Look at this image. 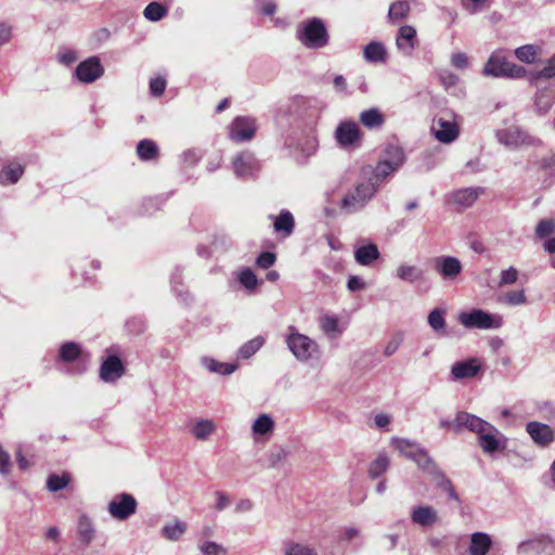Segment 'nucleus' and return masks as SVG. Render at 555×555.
Masks as SVG:
<instances>
[{"label":"nucleus","mask_w":555,"mask_h":555,"mask_svg":"<svg viewBox=\"0 0 555 555\" xmlns=\"http://www.w3.org/2000/svg\"><path fill=\"white\" fill-rule=\"evenodd\" d=\"M297 40L307 49H321L328 44L330 35L321 18L312 17L297 27Z\"/></svg>","instance_id":"1"},{"label":"nucleus","mask_w":555,"mask_h":555,"mask_svg":"<svg viewBox=\"0 0 555 555\" xmlns=\"http://www.w3.org/2000/svg\"><path fill=\"white\" fill-rule=\"evenodd\" d=\"M482 74L488 77L518 79L525 77L527 70L522 66L508 62L504 51L498 50L488 59Z\"/></svg>","instance_id":"2"},{"label":"nucleus","mask_w":555,"mask_h":555,"mask_svg":"<svg viewBox=\"0 0 555 555\" xmlns=\"http://www.w3.org/2000/svg\"><path fill=\"white\" fill-rule=\"evenodd\" d=\"M362 179L363 180L357 183L354 189L348 192L341 199L340 207L347 212H354L363 208L377 190L375 181H371L369 178Z\"/></svg>","instance_id":"3"},{"label":"nucleus","mask_w":555,"mask_h":555,"mask_svg":"<svg viewBox=\"0 0 555 555\" xmlns=\"http://www.w3.org/2000/svg\"><path fill=\"white\" fill-rule=\"evenodd\" d=\"M286 344L292 353L300 361L309 360L318 351V344L310 337L300 334L295 326L288 327Z\"/></svg>","instance_id":"4"},{"label":"nucleus","mask_w":555,"mask_h":555,"mask_svg":"<svg viewBox=\"0 0 555 555\" xmlns=\"http://www.w3.org/2000/svg\"><path fill=\"white\" fill-rule=\"evenodd\" d=\"M459 321L467 328L490 330L499 328L502 325L501 317L493 315L480 309L460 313Z\"/></svg>","instance_id":"5"},{"label":"nucleus","mask_w":555,"mask_h":555,"mask_svg":"<svg viewBox=\"0 0 555 555\" xmlns=\"http://www.w3.org/2000/svg\"><path fill=\"white\" fill-rule=\"evenodd\" d=\"M396 153V159H384L379 162L373 169L371 167L363 168L361 171L362 178H369L371 181H375V186L382 182L387 176L396 171L404 162V152L402 149H393Z\"/></svg>","instance_id":"6"},{"label":"nucleus","mask_w":555,"mask_h":555,"mask_svg":"<svg viewBox=\"0 0 555 555\" xmlns=\"http://www.w3.org/2000/svg\"><path fill=\"white\" fill-rule=\"evenodd\" d=\"M335 138L339 146L343 149L353 150L361 145L363 133L357 122L352 120H344L337 126L335 130Z\"/></svg>","instance_id":"7"},{"label":"nucleus","mask_w":555,"mask_h":555,"mask_svg":"<svg viewBox=\"0 0 555 555\" xmlns=\"http://www.w3.org/2000/svg\"><path fill=\"white\" fill-rule=\"evenodd\" d=\"M477 436L478 444L485 453L492 454L506 448L507 438L490 423Z\"/></svg>","instance_id":"8"},{"label":"nucleus","mask_w":555,"mask_h":555,"mask_svg":"<svg viewBox=\"0 0 555 555\" xmlns=\"http://www.w3.org/2000/svg\"><path fill=\"white\" fill-rule=\"evenodd\" d=\"M257 131V122L253 117H235L229 126V138L234 142L250 141Z\"/></svg>","instance_id":"9"},{"label":"nucleus","mask_w":555,"mask_h":555,"mask_svg":"<svg viewBox=\"0 0 555 555\" xmlns=\"http://www.w3.org/2000/svg\"><path fill=\"white\" fill-rule=\"evenodd\" d=\"M138 502L129 493L117 494L107 506L109 515L117 520H126L137 512Z\"/></svg>","instance_id":"10"},{"label":"nucleus","mask_w":555,"mask_h":555,"mask_svg":"<svg viewBox=\"0 0 555 555\" xmlns=\"http://www.w3.org/2000/svg\"><path fill=\"white\" fill-rule=\"evenodd\" d=\"M435 271L446 281H454L462 273L461 261L453 256H440L434 260Z\"/></svg>","instance_id":"11"},{"label":"nucleus","mask_w":555,"mask_h":555,"mask_svg":"<svg viewBox=\"0 0 555 555\" xmlns=\"http://www.w3.org/2000/svg\"><path fill=\"white\" fill-rule=\"evenodd\" d=\"M418 46L417 33L414 26H401L396 36V47L404 56H412Z\"/></svg>","instance_id":"12"},{"label":"nucleus","mask_w":555,"mask_h":555,"mask_svg":"<svg viewBox=\"0 0 555 555\" xmlns=\"http://www.w3.org/2000/svg\"><path fill=\"white\" fill-rule=\"evenodd\" d=\"M104 74V68L96 56H91L82 61L76 68L77 78L85 82L91 83Z\"/></svg>","instance_id":"13"},{"label":"nucleus","mask_w":555,"mask_h":555,"mask_svg":"<svg viewBox=\"0 0 555 555\" xmlns=\"http://www.w3.org/2000/svg\"><path fill=\"white\" fill-rule=\"evenodd\" d=\"M234 172L237 177H251L260 168V164L251 152H242L233 159Z\"/></svg>","instance_id":"14"},{"label":"nucleus","mask_w":555,"mask_h":555,"mask_svg":"<svg viewBox=\"0 0 555 555\" xmlns=\"http://www.w3.org/2000/svg\"><path fill=\"white\" fill-rule=\"evenodd\" d=\"M431 131L435 138L442 143H451L459 135L457 125L452 120L444 119L443 117H439L434 120Z\"/></svg>","instance_id":"15"},{"label":"nucleus","mask_w":555,"mask_h":555,"mask_svg":"<svg viewBox=\"0 0 555 555\" xmlns=\"http://www.w3.org/2000/svg\"><path fill=\"white\" fill-rule=\"evenodd\" d=\"M488 422L485 420L469 414L467 412H459L453 421V431L459 434L463 428L468 429L472 433L479 434Z\"/></svg>","instance_id":"16"},{"label":"nucleus","mask_w":555,"mask_h":555,"mask_svg":"<svg viewBox=\"0 0 555 555\" xmlns=\"http://www.w3.org/2000/svg\"><path fill=\"white\" fill-rule=\"evenodd\" d=\"M125 374V366L117 356H108L100 367V377L106 383H112Z\"/></svg>","instance_id":"17"},{"label":"nucleus","mask_w":555,"mask_h":555,"mask_svg":"<svg viewBox=\"0 0 555 555\" xmlns=\"http://www.w3.org/2000/svg\"><path fill=\"white\" fill-rule=\"evenodd\" d=\"M480 369L481 364L476 358L455 362L451 367V377L453 380L473 378L479 373Z\"/></svg>","instance_id":"18"},{"label":"nucleus","mask_w":555,"mask_h":555,"mask_svg":"<svg viewBox=\"0 0 555 555\" xmlns=\"http://www.w3.org/2000/svg\"><path fill=\"white\" fill-rule=\"evenodd\" d=\"M480 188H466L452 192L449 195L448 202L459 209L470 207L481 194Z\"/></svg>","instance_id":"19"},{"label":"nucleus","mask_w":555,"mask_h":555,"mask_svg":"<svg viewBox=\"0 0 555 555\" xmlns=\"http://www.w3.org/2000/svg\"><path fill=\"white\" fill-rule=\"evenodd\" d=\"M498 138L501 143L509 147L529 145L532 143V139L518 127H509L500 131Z\"/></svg>","instance_id":"20"},{"label":"nucleus","mask_w":555,"mask_h":555,"mask_svg":"<svg viewBox=\"0 0 555 555\" xmlns=\"http://www.w3.org/2000/svg\"><path fill=\"white\" fill-rule=\"evenodd\" d=\"M526 430L531 439L541 447H545L554 440L553 429L546 424L529 422L526 426Z\"/></svg>","instance_id":"21"},{"label":"nucleus","mask_w":555,"mask_h":555,"mask_svg":"<svg viewBox=\"0 0 555 555\" xmlns=\"http://www.w3.org/2000/svg\"><path fill=\"white\" fill-rule=\"evenodd\" d=\"M411 520L416 525L429 527L438 521V514L433 506H416L411 512Z\"/></svg>","instance_id":"22"},{"label":"nucleus","mask_w":555,"mask_h":555,"mask_svg":"<svg viewBox=\"0 0 555 555\" xmlns=\"http://www.w3.org/2000/svg\"><path fill=\"white\" fill-rule=\"evenodd\" d=\"M444 317L446 310L441 308H436L431 310L427 317L428 325L439 337L451 336V332L448 331L447 328V322Z\"/></svg>","instance_id":"23"},{"label":"nucleus","mask_w":555,"mask_h":555,"mask_svg":"<svg viewBox=\"0 0 555 555\" xmlns=\"http://www.w3.org/2000/svg\"><path fill=\"white\" fill-rule=\"evenodd\" d=\"M96 535L93 521L87 515H80L77 521V537L80 543L88 546Z\"/></svg>","instance_id":"24"},{"label":"nucleus","mask_w":555,"mask_h":555,"mask_svg":"<svg viewBox=\"0 0 555 555\" xmlns=\"http://www.w3.org/2000/svg\"><path fill=\"white\" fill-rule=\"evenodd\" d=\"M396 275L403 282L411 284L425 281V271L417 266L402 263L397 268Z\"/></svg>","instance_id":"25"},{"label":"nucleus","mask_w":555,"mask_h":555,"mask_svg":"<svg viewBox=\"0 0 555 555\" xmlns=\"http://www.w3.org/2000/svg\"><path fill=\"white\" fill-rule=\"evenodd\" d=\"M273 228L274 231L283 237L291 236L295 229V219L292 212L282 210L279 216L274 218Z\"/></svg>","instance_id":"26"},{"label":"nucleus","mask_w":555,"mask_h":555,"mask_svg":"<svg viewBox=\"0 0 555 555\" xmlns=\"http://www.w3.org/2000/svg\"><path fill=\"white\" fill-rule=\"evenodd\" d=\"M492 545L489 534L475 532L470 535L469 555H486Z\"/></svg>","instance_id":"27"},{"label":"nucleus","mask_w":555,"mask_h":555,"mask_svg":"<svg viewBox=\"0 0 555 555\" xmlns=\"http://www.w3.org/2000/svg\"><path fill=\"white\" fill-rule=\"evenodd\" d=\"M359 119L367 129H379L385 122V116L378 108H370L363 111Z\"/></svg>","instance_id":"28"},{"label":"nucleus","mask_w":555,"mask_h":555,"mask_svg":"<svg viewBox=\"0 0 555 555\" xmlns=\"http://www.w3.org/2000/svg\"><path fill=\"white\" fill-rule=\"evenodd\" d=\"M137 154L141 160L149 162L158 157L159 150L154 141L144 139L138 143Z\"/></svg>","instance_id":"29"},{"label":"nucleus","mask_w":555,"mask_h":555,"mask_svg":"<svg viewBox=\"0 0 555 555\" xmlns=\"http://www.w3.org/2000/svg\"><path fill=\"white\" fill-rule=\"evenodd\" d=\"M378 257L379 251L374 244L361 246L354 251L357 262L362 266H370L374 260L378 259Z\"/></svg>","instance_id":"30"},{"label":"nucleus","mask_w":555,"mask_h":555,"mask_svg":"<svg viewBox=\"0 0 555 555\" xmlns=\"http://www.w3.org/2000/svg\"><path fill=\"white\" fill-rule=\"evenodd\" d=\"M411 11L409 1L399 0L390 4L388 10V20L391 23H398L405 20Z\"/></svg>","instance_id":"31"},{"label":"nucleus","mask_w":555,"mask_h":555,"mask_svg":"<svg viewBox=\"0 0 555 555\" xmlns=\"http://www.w3.org/2000/svg\"><path fill=\"white\" fill-rule=\"evenodd\" d=\"M364 57L367 62H384L387 56L385 46L382 42L372 41L364 48Z\"/></svg>","instance_id":"32"},{"label":"nucleus","mask_w":555,"mask_h":555,"mask_svg":"<svg viewBox=\"0 0 555 555\" xmlns=\"http://www.w3.org/2000/svg\"><path fill=\"white\" fill-rule=\"evenodd\" d=\"M320 327L322 332L332 337L336 338L341 334V328L339 327V322L337 317L333 314H324L319 319Z\"/></svg>","instance_id":"33"},{"label":"nucleus","mask_w":555,"mask_h":555,"mask_svg":"<svg viewBox=\"0 0 555 555\" xmlns=\"http://www.w3.org/2000/svg\"><path fill=\"white\" fill-rule=\"evenodd\" d=\"M24 172V167L20 164H10L0 171L1 184H13L18 181Z\"/></svg>","instance_id":"34"},{"label":"nucleus","mask_w":555,"mask_h":555,"mask_svg":"<svg viewBox=\"0 0 555 555\" xmlns=\"http://www.w3.org/2000/svg\"><path fill=\"white\" fill-rule=\"evenodd\" d=\"M498 301L506 306L515 307L526 305L528 302L525 289L509 291L501 294L498 297Z\"/></svg>","instance_id":"35"},{"label":"nucleus","mask_w":555,"mask_h":555,"mask_svg":"<svg viewBox=\"0 0 555 555\" xmlns=\"http://www.w3.org/2000/svg\"><path fill=\"white\" fill-rule=\"evenodd\" d=\"M216 430V425L210 420H202L194 424L192 435L198 440H206Z\"/></svg>","instance_id":"36"},{"label":"nucleus","mask_w":555,"mask_h":555,"mask_svg":"<svg viewBox=\"0 0 555 555\" xmlns=\"http://www.w3.org/2000/svg\"><path fill=\"white\" fill-rule=\"evenodd\" d=\"M389 467V459L385 453H380L369 466L367 474L370 478L376 479L382 476Z\"/></svg>","instance_id":"37"},{"label":"nucleus","mask_w":555,"mask_h":555,"mask_svg":"<svg viewBox=\"0 0 555 555\" xmlns=\"http://www.w3.org/2000/svg\"><path fill=\"white\" fill-rule=\"evenodd\" d=\"M540 54V48L534 44H526L515 50V56L524 63L532 64Z\"/></svg>","instance_id":"38"},{"label":"nucleus","mask_w":555,"mask_h":555,"mask_svg":"<svg viewBox=\"0 0 555 555\" xmlns=\"http://www.w3.org/2000/svg\"><path fill=\"white\" fill-rule=\"evenodd\" d=\"M186 530V525L183 521L176 520L173 524L165 525L162 529L164 538L170 541L179 540Z\"/></svg>","instance_id":"39"},{"label":"nucleus","mask_w":555,"mask_h":555,"mask_svg":"<svg viewBox=\"0 0 555 555\" xmlns=\"http://www.w3.org/2000/svg\"><path fill=\"white\" fill-rule=\"evenodd\" d=\"M253 433L255 435H267L273 431L274 422L268 414H261L253 424Z\"/></svg>","instance_id":"40"},{"label":"nucleus","mask_w":555,"mask_h":555,"mask_svg":"<svg viewBox=\"0 0 555 555\" xmlns=\"http://www.w3.org/2000/svg\"><path fill=\"white\" fill-rule=\"evenodd\" d=\"M264 344V339L261 336H257L246 344H244L238 350V358L248 359L254 356Z\"/></svg>","instance_id":"41"},{"label":"nucleus","mask_w":555,"mask_h":555,"mask_svg":"<svg viewBox=\"0 0 555 555\" xmlns=\"http://www.w3.org/2000/svg\"><path fill=\"white\" fill-rule=\"evenodd\" d=\"M81 353L80 346L76 343H65L60 348V359L64 362H72L79 358Z\"/></svg>","instance_id":"42"},{"label":"nucleus","mask_w":555,"mask_h":555,"mask_svg":"<svg viewBox=\"0 0 555 555\" xmlns=\"http://www.w3.org/2000/svg\"><path fill=\"white\" fill-rule=\"evenodd\" d=\"M237 280L247 291L250 292H254L259 284L256 274L249 268L242 269L237 274Z\"/></svg>","instance_id":"43"},{"label":"nucleus","mask_w":555,"mask_h":555,"mask_svg":"<svg viewBox=\"0 0 555 555\" xmlns=\"http://www.w3.org/2000/svg\"><path fill=\"white\" fill-rule=\"evenodd\" d=\"M167 13V9L159 2H151L143 11L144 17L152 22H158Z\"/></svg>","instance_id":"44"},{"label":"nucleus","mask_w":555,"mask_h":555,"mask_svg":"<svg viewBox=\"0 0 555 555\" xmlns=\"http://www.w3.org/2000/svg\"><path fill=\"white\" fill-rule=\"evenodd\" d=\"M546 543H553V540L548 537H541L533 540L524 541L518 545V551L520 553H529L530 551H534Z\"/></svg>","instance_id":"45"},{"label":"nucleus","mask_w":555,"mask_h":555,"mask_svg":"<svg viewBox=\"0 0 555 555\" xmlns=\"http://www.w3.org/2000/svg\"><path fill=\"white\" fill-rule=\"evenodd\" d=\"M69 482V476L66 474H63L62 476L52 474L47 479V488L51 492H55L59 490L64 489Z\"/></svg>","instance_id":"46"},{"label":"nucleus","mask_w":555,"mask_h":555,"mask_svg":"<svg viewBox=\"0 0 555 555\" xmlns=\"http://www.w3.org/2000/svg\"><path fill=\"white\" fill-rule=\"evenodd\" d=\"M519 272L515 267L502 270L500 273L499 286L513 285L518 280Z\"/></svg>","instance_id":"47"},{"label":"nucleus","mask_w":555,"mask_h":555,"mask_svg":"<svg viewBox=\"0 0 555 555\" xmlns=\"http://www.w3.org/2000/svg\"><path fill=\"white\" fill-rule=\"evenodd\" d=\"M285 555H318V553L309 546L299 543H289L286 545Z\"/></svg>","instance_id":"48"},{"label":"nucleus","mask_w":555,"mask_h":555,"mask_svg":"<svg viewBox=\"0 0 555 555\" xmlns=\"http://www.w3.org/2000/svg\"><path fill=\"white\" fill-rule=\"evenodd\" d=\"M393 446L404 456L411 459V454H414L415 449H418L414 443L406 439H395Z\"/></svg>","instance_id":"49"},{"label":"nucleus","mask_w":555,"mask_h":555,"mask_svg":"<svg viewBox=\"0 0 555 555\" xmlns=\"http://www.w3.org/2000/svg\"><path fill=\"white\" fill-rule=\"evenodd\" d=\"M462 5L470 14H475L483 9L489 8L490 0H461Z\"/></svg>","instance_id":"50"},{"label":"nucleus","mask_w":555,"mask_h":555,"mask_svg":"<svg viewBox=\"0 0 555 555\" xmlns=\"http://www.w3.org/2000/svg\"><path fill=\"white\" fill-rule=\"evenodd\" d=\"M411 460L423 469H428L434 464L429 455L422 449H415L414 454H411Z\"/></svg>","instance_id":"51"},{"label":"nucleus","mask_w":555,"mask_h":555,"mask_svg":"<svg viewBox=\"0 0 555 555\" xmlns=\"http://www.w3.org/2000/svg\"><path fill=\"white\" fill-rule=\"evenodd\" d=\"M199 548L204 555H225L227 554V550L222 545H220L216 542H211V541H207V542L203 543Z\"/></svg>","instance_id":"52"},{"label":"nucleus","mask_w":555,"mask_h":555,"mask_svg":"<svg viewBox=\"0 0 555 555\" xmlns=\"http://www.w3.org/2000/svg\"><path fill=\"white\" fill-rule=\"evenodd\" d=\"M555 230V222L552 219H542L535 229V234L539 237H545L553 233Z\"/></svg>","instance_id":"53"},{"label":"nucleus","mask_w":555,"mask_h":555,"mask_svg":"<svg viewBox=\"0 0 555 555\" xmlns=\"http://www.w3.org/2000/svg\"><path fill=\"white\" fill-rule=\"evenodd\" d=\"M553 77H555V55L547 61L546 65L541 70L533 75L534 79H550Z\"/></svg>","instance_id":"54"},{"label":"nucleus","mask_w":555,"mask_h":555,"mask_svg":"<svg viewBox=\"0 0 555 555\" xmlns=\"http://www.w3.org/2000/svg\"><path fill=\"white\" fill-rule=\"evenodd\" d=\"M275 261L276 255L274 253L263 251L257 257L256 264L261 269H269Z\"/></svg>","instance_id":"55"},{"label":"nucleus","mask_w":555,"mask_h":555,"mask_svg":"<svg viewBox=\"0 0 555 555\" xmlns=\"http://www.w3.org/2000/svg\"><path fill=\"white\" fill-rule=\"evenodd\" d=\"M402 341H403V334L397 333L396 335H393L385 347V350H384L385 356L389 357V356L393 354L398 350V348L400 347Z\"/></svg>","instance_id":"56"},{"label":"nucleus","mask_w":555,"mask_h":555,"mask_svg":"<svg viewBox=\"0 0 555 555\" xmlns=\"http://www.w3.org/2000/svg\"><path fill=\"white\" fill-rule=\"evenodd\" d=\"M166 89V80L162 77H156L150 81V91L155 96H160Z\"/></svg>","instance_id":"57"},{"label":"nucleus","mask_w":555,"mask_h":555,"mask_svg":"<svg viewBox=\"0 0 555 555\" xmlns=\"http://www.w3.org/2000/svg\"><path fill=\"white\" fill-rule=\"evenodd\" d=\"M451 63L456 68H466L468 66V57L463 52L453 53Z\"/></svg>","instance_id":"58"},{"label":"nucleus","mask_w":555,"mask_h":555,"mask_svg":"<svg viewBox=\"0 0 555 555\" xmlns=\"http://www.w3.org/2000/svg\"><path fill=\"white\" fill-rule=\"evenodd\" d=\"M209 369L214 372L228 375L234 372L235 366L232 364L214 362L212 365L209 366Z\"/></svg>","instance_id":"59"},{"label":"nucleus","mask_w":555,"mask_h":555,"mask_svg":"<svg viewBox=\"0 0 555 555\" xmlns=\"http://www.w3.org/2000/svg\"><path fill=\"white\" fill-rule=\"evenodd\" d=\"M11 462H10V455L7 451L3 450L2 446L0 444V473L7 474L10 470Z\"/></svg>","instance_id":"60"},{"label":"nucleus","mask_w":555,"mask_h":555,"mask_svg":"<svg viewBox=\"0 0 555 555\" xmlns=\"http://www.w3.org/2000/svg\"><path fill=\"white\" fill-rule=\"evenodd\" d=\"M347 287L350 292H357L363 289L365 287V283L359 276H350Z\"/></svg>","instance_id":"61"},{"label":"nucleus","mask_w":555,"mask_h":555,"mask_svg":"<svg viewBox=\"0 0 555 555\" xmlns=\"http://www.w3.org/2000/svg\"><path fill=\"white\" fill-rule=\"evenodd\" d=\"M215 496L217 499V503L215 506L216 509L222 511L229 505L230 499L224 492L217 491V492H215Z\"/></svg>","instance_id":"62"},{"label":"nucleus","mask_w":555,"mask_h":555,"mask_svg":"<svg viewBox=\"0 0 555 555\" xmlns=\"http://www.w3.org/2000/svg\"><path fill=\"white\" fill-rule=\"evenodd\" d=\"M287 453L284 449H278L272 451L269 455L270 465L274 466L279 462L283 461L286 457Z\"/></svg>","instance_id":"63"},{"label":"nucleus","mask_w":555,"mask_h":555,"mask_svg":"<svg viewBox=\"0 0 555 555\" xmlns=\"http://www.w3.org/2000/svg\"><path fill=\"white\" fill-rule=\"evenodd\" d=\"M11 26L7 24H0V46L7 43L11 38Z\"/></svg>","instance_id":"64"}]
</instances>
